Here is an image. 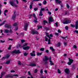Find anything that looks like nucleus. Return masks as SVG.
<instances>
[{"instance_id":"1","label":"nucleus","mask_w":78,"mask_h":78,"mask_svg":"<svg viewBox=\"0 0 78 78\" xmlns=\"http://www.w3.org/2000/svg\"><path fill=\"white\" fill-rule=\"evenodd\" d=\"M28 25H29V23H27L24 24V30H25V31H27V30Z\"/></svg>"},{"instance_id":"2","label":"nucleus","mask_w":78,"mask_h":78,"mask_svg":"<svg viewBox=\"0 0 78 78\" xmlns=\"http://www.w3.org/2000/svg\"><path fill=\"white\" fill-rule=\"evenodd\" d=\"M63 21L64 22L63 23L64 24H68V23H70L71 22L70 20H67L66 19H65Z\"/></svg>"},{"instance_id":"3","label":"nucleus","mask_w":78,"mask_h":78,"mask_svg":"<svg viewBox=\"0 0 78 78\" xmlns=\"http://www.w3.org/2000/svg\"><path fill=\"white\" fill-rule=\"evenodd\" d=\"M10 4L12 6H16V7H18V6L16 5L15 3H14V2L13 1H10Z\"/></svg>"},{"instance_id":"4","label":"nucleus","mask_w":78,"mask_h":78,"mask_svg":"<svg viewBox=\"0 0 78 78\" xmlns=\"http://www.w3.org/2000/svg\"><path fill=\"white\" fill-rule=\"evenodd\" d=\"M20 53V51L19 50H15L12 52V54H14V53H16V54H19V53Z\"/></svg>"},{"instance_id":"5","label":"nucleus","mask_w":78,"mask_h":78,"mask_svg":"<svg viewBox=\"0 0 78 78\" xmlns=\"http://www.w3.org/2000/svg\"><path fill=\"white\" fill-rule=\"evenodd\" d=\"M46 36H45V41H48V38H47V37H48L49 38H51L50 36H49V34H48V33H46Z\"/></svg>"},{"instance_id":"6","label":"nucleus","mask_w":78,"mask_h":78,"mask_svg":"<svg viewBox=\"0 0 78 78\" xmlns=\"http://www.w3.org/2000/svg\"><path fill=\"white\" fill-rule=\"evenodd\" d=\"M69 62L68 63V65H70L71 64H72V63H73V60L72 59H70V58H69Z\"/></svg>"},{"instance_id":"7","label":"nucleus","mask_w":78,"mask_h":78,"mask_svg":"<svg viewBox=\"0 0 78 78\" xmlns=\"http://www.w3.org/2000/svg\"><path fill=\"white\" fill-rule=\"evenodd\" d=\"M55 4L56 5H58V4L60 5V3H62V2L60 0H55Z\"/></svg>"},{"instance_id":"8","label":"nucleus","mask_w":78,"mask_h":78,"mask_svg":"<svg viewBox=\"0 0 78 78\" xmlns=\"http://www.w3.org/2000/svg\"><path fill=\"white\" fill-rule=\"evenodd\" d=\"M29 66L31 67H36V63H32L29 64Z\"/></svg>"},{"instance_id":"9","label":"nucleus","mask_w":78,"mask_h":78,"mask_svg":"<svg viewBox=\"0 0 78 78\" xmlns=\"http://www.w3.org/2000/svg\"><path fill=\"white\" fill-rule=\"evenodd\" d=\"M49 59H50V58H48L47 56H45L44 58L43 59V61H47L48 60H49Z\"/></svg>"},{"instance_id":"10","label":"nucleus","mask_w":78,"mask_h":78,"mask_svg":"<svg viewBox=\"0 0 78 78\" xmlns=\"http://www.w3.org/2000/svg\"><path fill=\"white\" fill-rule=\"evenodd\" d=\"M5 28H11V26L10 25L6 24L5 26Z\"/></svg>"},{"instance_id":"11","label":"nucleus","mask_w":78,"mask_h":78,"mask_svg":"<svg viewBox=\"0 0 78 78\" xmlns=\"http://www.w3.org/2000/svg\"><path fill=\"white\" fill-rule=\"evenodd\" d=\"M35 51H33L32 53H30L31 56H36V55L35 54Z\"/></svg>"},{"instance_id":"12","label":"nucleus","mask_w":78,"mask_h":78,"mask_svg":"<svg viewBox=\"0 0 78 78\" xmlns=\"http://www.w3.org/2000/svg\"><path fill=\"white\" fill-rule=\"evenodd\" d=\"M51 57H50L49 59V61L50 62V64L51 66H53V65H54V63H53V62H52V61H51Z\"/></svg>"},{"instance_id":"13","label":"nucleus","mask_w":78,"mask_h":78,"mask_svg":"<svg viewBox=\"0 0 78 78\" xmlns=\"http://www.w3.org/2000/svg\"><path fill=\"white\" fill-rule=\"evenodd\" d=\"M32 33L33 34H37L39 33L37 32V31L34 30L32 31Z\"/></svg>"},{"instance_id":"14","label":"nucleus","mask_w":78,"mask_h":78,"mask_svg":"<svg viewBox=\"0 0 78 78\" xmlns=\"http://www.w3.org/2000/svg\"><path fill=\"white\" fill-rule=\"evenodd\" d=\"M48 21L49 22H53V18H52V17H49L48 20Z\"/></svg>"},{"instance_id":"15","label":"nucleus","mask_w":78,"mask_h":78,"mask_svg":"<svg viewBox=\"0 0 78 78\" xmlns=\"http://www.w3.org/2000/svg\"><path fill=\"white\" fill-rule=\"evenodd\" d=\"M76 29H77L78 28V21H77L76 23L75 24Z\"/></svg>"},{"instance_id":"16","label":"nucleus","mask_w":78,"mask_h":78,"mask_svg":"<svg viewBox=\"0 0 78 78\" xmlns=\"http://www.w3.org/2000/svg\"><path fill=\"white\" fill-rule=\"evenodd\" d=\"M65 72L66 73H70L69 69L67 68L65 70Z\"/></svg>"},{"instance_id":"17","label":"nucleus","mask_w":78,"mask_h":78,"mask_svg":"<svg viewBox=\"0 0 78 78\" xmlns=\"http://www.w3.org/2000/svg\"><path fill=\"white\" fill-rule=\"evenodd\" d=\"M30 48V47L29 46H26V47H24L23 48V50H29V48Z\"/></svg>"},{"instance_id":"18","label":"nucleus","mask_w":78,"mask_h":78,"mask_svg":"<svg viewBox=\"0 0 78 78\" xmlns=\"http://www.w3.org/2000/svg\"><path fill=\"white\" fill-rule=\"evenodd\" d=\"M16 11H15L14 12L13 15V16L12 17V19H13V20H14V19L16 18V14H16Z\"/></svg>"},{"instance_id":"19","label":"nucleus","mask_w":78,"mask_h":78,"mask_svg":"<svg viewBox=\"0 0 78 78\" xmlns=\"http://www.w3.org/2000/svg\"><path fill=\"white\" fill-rule=\"evenodd\" d=\"M27 45H28V43H25V45H24L23 46H20V45L19 44V47H20V48H22V47H24L27 46Z\"/></svg>"},{"instance_id":"20","label":"nucleus","mask_w":78,"mask_h":78,"mask_svg":"<svg viewBox=\"0 0 78 78\" xmlns=\"http://www.w3.org/2000/svg\"><path fill=\"white\" fill-rule=\"evenodd\" d=\"M8 10L6 9L5 10L4 12V14L5 16H7V15L6 13L8 12Z\"/></svg>"},{"instance_id":"21","label":"nucleus","mask_w":78,"mask_h":78,"mask_svg":"<svg viewBox=\"0 0 78 78\" xmlns=\"http://www.w3.org/2000/svg\"><path fill=\"white\" fill-rule=\"evenodd\" d=\"M50 39H51V38H49V39L48 40V44H51V41H50Z\"/></svg>"},{"instance_id":"22","label":"nucleus","mask_w":78,"mask_h":78,"mask_svg":"<svg viewBox=\"0 0 78 78\" xmlns=\"http://www.w3.org/2000/svg\"><path fill=\"white\" fill-rule=\"evenodd\" d=\"M5 33H8L9 32V30H4Z\"/></svg>"},{"instance_id":"23","label":"nucleus","mask_w":78,"mask_h":78,"mask_svg":"<svg viewBox=\"0 0 78 78\" xmlns=\"http://www.w3.org/2000/svg\"><path fill=\"white\" fill-rule=\"evenodd\" d=\"M60 46H61V43L60 42L58 43L57 44V47H60Z\"/></svg>"},{"instance_id":"24","label":"nucleus","mask_w":78,"mask_h":78,"mask_svg":"<svg viewBox=\"0 0 78 78\" xmlns=\"http://www.w3.org/2000/svg\"><path fill=\"white\" fill-rule=\"evenodd\" d=\"M39 16H43V14H42V11H40V13L39 14Z\"/></svg>"},{"instance_id":"25","label":"nucleus","mask_w":78,"mask_h":78,"mask_svg":"<svg viewBox=\"0 0 78 78\" xmlns=\"http://www.w3.org/2000/svg\"><path fill=\"white\" fill-rule=\"evenodd\" d=\"M42 53H39V52H37V56H41V55H42Z\"/></svg>"},{"instance_id":"26","label":"nucleus","mask_w":78,"mask_h":78,"mask_svg":"<svg viewBox=\"0 0 78 78\" xmlns=\"http://www.w3.org/2000/svg\"><path fill=\"white\" fill-rule=\"evenodd\" d=\"M45 23H48V22L46 20H44L43 21L44 25H45Z\"/></svg>"},{"instance_id":"27","label":"nucleus","mask_w":78,"mask_h":78,"mask_svg":"<svg viewBox=\"0 0 78 78\" xmlns=\"http://www.w3.org/2000/svg\"><path fill=\"white\" fill-rule=\"evenodd\" d=\"M44 50H45V48H42L40 49V51H44Z\"/></svg>"},{"instance_id":"28","label":"nucleus","mask_w":78,"mask_h":78,"mask_svg":"<svg viewBox=\"0 0 78 78\" xmlns=\"http://www.w3.org/2000/svg\"><path fill=\"white\" fill-rule=\"evenodd\" d=\"M9 63H10V61H8L6 62L5 63V64H9Z\"/></svg>"},{"instance_id":"29","label":"nucleus","mask_w":78,"mask_h":78,"mask_svg":"<svg viewBox=\"0 0 78 78\" xmlns=\"http://www.w3.org/2000/svg\"><path fill=\"white\" fill-rule=\"evenodd\" d=\"M50 49L51 50H52L53 51H55V50H54V49H53V47H50Z\"/></svg>"},{"instance_id":"30","label":"nucleus","mask_w":78,"mask_h":78,"mask_svg":"<svg viewBox=\"0 0 78 78\" xmlns=\"http://www.w3.org/2000/svg\"><path fill=\"white\" fill-rule=\"evenodd\" d=\"M43 3L44 5H46L47 4V1L44 0L43 2Z\"/></svg>"},{"instance_id":"31","label":"nucleus","mask_w":78,"mask_h":78,"mask_svg":"<svg viewBox=\"0 0 78 78\" xmlns=\"http://www.w3.org/2000/svg\"><path fill=\"white\" fill-rule=\"evenodd\" d=\"M5 73H2L1 74V77L3 76V75H5Z\"/></svg>"},{"instance_id":"32","label":"nucleus","mask_w":78,"mask_h":78,"mask_svg":"<svg viewBox=\"0 0 78 78\" xmlns=\"http://www.w3.org/2000/svg\"><path fill=\"white\" fill-rule=\"evenodd\" d=\"M37 27L38 28L37 29V30H39V29H40V28H42V27L41 26H38Z\"/></svg>"},{"instance_id":"33","label":"nucleus","mask_w":78,"mask_h":78,"mask_svg":"<svg viewBox=\"0 0 78 78\" xmlns=\"http://www.w3.org/2000/svg\"><path fill=\"white\" fill-rule=\"evenodd\" d=\"M17 25H18V24L17 23H15L13 25V26L14 27H16V26H17Z\"/></svg>"},{"instance_id":"34","label":"nucleus","mask_w":78,"mask_h":78,"mask_svg":"<svg viewBox=\"0 0 78 78\" xmlns=\"http://www.w3.org/2000/svg\"><path fill=\"white\" fill-rule=\"evenodd\" d=\"M35 20H34V22H35V23H37L38 22H37V18H36V19H35Z\"/></svg>"},{"instance_id":"35","label":"nucleus","mask_w":78,"mask_h":78,"mask_svg":"<svg viewBox=\"0 0 78 78\" xmlns=\"http://www.w3.org/2000/svg\"><path fill=\"white\" fill-rule=\"evenodd\" d=\"M30 9H32V8H33V5L32 4H31L30 5Z\"/></svg>"},{"instance_id":"36","label":"nucleus","mask_w":78,"mask_h":78,"mask_svg":"<svg viewBox=\"0 0 78 78\" xmlns=\"http://www.w3.org/2000/svg\"><path fill=\"white\" fill-rule=\"evenodd\" d=\"M38 70H37V69H35L34 71V73H37L38 72Z\"/></svg>"},{"instance_id":"37","label":"nucleus","mask_w":78,"mask_h":78,"mask_svg":"<svg viewBox=\"0 0 78 78\" xmlns=\"http://www.w3.org/2000/svg\"><path fill=\"white\" fill-rule=\"evenodd\" d=\"M40 73L41 74H42L43 73V69H41L40 70Z\"/></svg>"},{"instance_id":"38","label":"nucleus","mask_w":78,"mask_h":78,"mask_svg":"<svg viewBox=\"0 0 78 78\" xmlns=\"http://www.w3.org/2000/svg\"><path fill=\"white\" fill-rule=\"evenodd\" d=\"M5 22H6V21H4L3 23H2V24H1L0 25L1 26H2V25H4V24H5Z\"/></svg>"},{"instance_id":"39","label":"nucleus","mask_w":78,"mask_h":78,"mask_svg":"<svg viewBox=\"0 0 78 78\" xmlns=\"http://www.w3.org/2000/svg\"><path fill=\"white\" fill-rule=\"evenodd\" d=\"M74 33H76L77 34H78V30H76L73 31Z\"/></svg>"},{"instance_id":"40","label":"nucleus","mask_w":78,"mask_h":78,"mask_svg":"<svg viewBox=\"0 0 78 78\" xmlns=\"http://www.w3.org/2000/svg\"><path fill=\"white\" fill-rule=\"evenodd\" d=\"M0 42L1 43H5V41H3V40H0Z\"/></svg>"},{"instance_id":"41","label":"nucleus","mask_w":78,"mask_h":78,"mask_svg":"<svg viewBox=\"0 0 78 78\" xmlns=\"http://www.w3.org/2000/svg\"><path fill=\"white\" fill-rule=\"evenodd\" d=\"M41 12L42 11H45V9L41 8Z\"/></svg>"},{"instance_id":"42","label":"nucleus","mask_w":78,"mask_h":78,"mask_svg":"<svg viewBox=\"0 0 78 78\" xmlns=\"http://www.w3.org/2000/svg\"><path fill=\"white\" fill-rule=\"evenodd\" d=\"M55 25L57 27H58V23H55Z\"/></svg>"},{"instance_id":"43","label":"nucleus","mask_w":78,"mask_h":78,"mask_svg":"<svg viewBox=\"0 0 78 78\" xmlns=\"http://www.w3.org/2000/svg\"><path fill=\"white\" fill-rule=\"evenodd\" d=\"M12 76H17V77H18L19 76L17 74H14Z\"/></svg>"},{"instance_id":"44","label":"nucleus","mask_w":78,"mask_h":78,"mask_svg":"<svg viewBox=\"0 0 78 78\" xmlns=\"http://www.w3.org/2000/svg\"><path fill=\"white\" fill-rule=\"evenodd\" d=\"M9 32L11 34H12V31L11 29H10V30L9 31Z\"/></svg>"},{"instance_id":"45","label":"nucleus","mask_w":78,"mask_h":78,"mask_svg":"<svg viewBox=\"0 0 78 78\" xmlns=\"http://www.w3.org/2000/svg\"><path fill=\"white\" fill-rule=\"evenodd\" d=\"M58 73H61V71L60 70H59V69H58Z\"/></svg>"},{"instance_id":"46","label":"nucleus","mask_w":78,"mask_h":78,"mask_svg":"<svg viewBox=\"0 0 78 78\" xmlns=\"http://www.w3.org/2000/svg\"><path fill=\"white\" fill-rule=\"evenodd\" d=\"M65 28L66 30H68V28H69V27H68V26H66L65 27Z\"/></svg>"},{"instance_id":"47","label":"nucleus","mask_w":78,"mask_h":78,"mask_svg":"<svg viewBox=\"0 0 78 78\" xmlns=\"http://www.w3.org/2000/svg\"><path fill=\"white\" fill-rule=\"evenodd\" d=\"M23 54L24 56H27L28 55V53L26 52H25Z\"/></svg>"},{"instance_id":"48","label":"nucleus","mask_w":78,"mask_h":78,"mask_svg":"<svg viewBox=\"0 0 78 78\" xmlns=\"http://www.w3.org/2000/svg\"><path fill=\"white\" fill-rule=\"evenodd\" d=\"M9 56H10V55H8L6 57H5L6 58H8Z\"/></svg>"},{"instance_id":"49","label":"nucleus","mask_w":78,"mask_h":78,"mask_svg":"<svg viewBox=\"0 0 78 78\" xmlns=\"http://www.w3.org/2000/svg\"><path fill=\"white\" fill-rule=\"evenodd\" d=\"M58 33H61V31L60 30H58Z\"/></svg>"},{"instance_id":"50","label":"nucleus","mask_w":78,"mask_h":78,"mask_svg":"<svg viewBox=\"0 0 78 78\" xmlns=\"http://www.w3.org/2000/svg\"><path fill=\"white\" fill-rule=\"evenodd\" d=\"M33 16H34V17L35 19H36V15H35V14L34 13L33 15Z\"/></svg>"},{"instance_id":"51","label":"nucleus","mask_w":78,"mask_h":78,"mask_svg":"<svg viewBox=\"0 0 78 78\" xmlns=\"http://www.w3.org/2000/svg\"><path fill=\"white\" fill-rule=\"evenodd\" d=\"M21 42H22V43H23V42H25V41L24 40H21Z\"/></svg>"},{"instance_id":"52","label":"nucleus","mask_w":78,"mask_h":78,"mask_svg":"<svg viewBox=\"0 0 78 78\" xmlns=\"http://www.w3.org/2000/svg\"><path fill=\"white\" fill-rule=\"evenodd\" d=\"M18 30V27H16L15 28V30L17 31Z\"/></svg>"},{"instance_id":"53","label":"nucleus","mask_w":78,"mask_h":78,"mask_svg":"<svg viewBox=\"0 0 78 78\" xmlns=\"http://www.w3.org/2000/svg\"><path fill=\"white\" fill-rule=\"evenodd\" d=\"M55 35H56L57 36H59V33H55Z\"/></svg>"},{"instance_id":"54","label":"nucleus","mask_w":78,"mask_h":78,"mask_svg":"<svg viewBox=\"0 0 78 78\" xmlns=\"http://www.w3.org/2000/svg\"><path fill=\"white\" fill-rule=\"evenodd\" d=\"M67 8H68V9H69V8H70V6H69V5L67 4Z\"/></svg>"},{"instance_id":"55","label":"nucleus","mask_w":78,"mask_h":78,"mask_svg":"<svg viewBox=\"0 0 78 78\" xmlns=\"http://www.w3.org/2000/svg\"><path fill=\"white\" fill-rule=\"evenodd\" d=\"M6 57H2V58H1V60H2L3 59H6Z\"/></svg>"},{"instance_id":"56","label":"nucleus","mask_w":78,"mask_h":78,"mask_svg":"<svg viewBox=\"0 0 78 78\" xmlns=\"http://www.w3.org/2000/svg\"><path fill=\"white\" fill-rule=\"evenodd\" d=\"M11 45H10L8 48V50H11Z\"/></svg>"},{"instance_id":"57","label":"nucleus","mask_w":78,"mask_h":78,"mask_svg":"<svg viewBox=\"0 0 78 78\" xmlns=\"http://www.w3.org/2000/svg\"><path fill=\"white\" fill-rule=\"evenodd\" d=\"M63 44H64V45H65V46H66V45H67V43L64 42L63 43Z\"/></svg>"},{"instance_id":"58","label":"nucleus","mask_w":78,"mask_h":78,"mask_svg":"<svg viewBox=\"0 0 78 78\" xmlns=\"http://www.w3.org/2000/svg\"><path fill=\"white\" fill-rule=\"evenodd\" d=\"M71 25L72 27H75V25H73L72 24H71Z\"/></svg>"},{"instance_id":"59","label":"nucleus","mask_w":78,"mask_h":78,"mask_svg":"<svg viewBox=\"0 0 78 78\" xmlns=\"http://www.w3.org/2000/svg\"><path fill=\"white\" fill-rule=\"evenodd\" d=\"M34 11H37V9L36 8H35L34 9Z\"/></svg>"},{"instance_id":"60","label":"nucleus","mask_w":78,"mask_h":78,"mask_svg":"<svg viewBox=\"0 0 78 78\" xmlns=\"http://www.w3.org/2000/svg\"><path fill=\"white\" fill-rule=\"evenodd\" d=\"M18 64H19V65H21V62H20V61H19L18 62Z\"/></svg>"},{"instance_id":"61","label":"nucleus","mask_w":78,"mask_h":78,"mask_svg":"<svg viewBox=\"0 0 78 78\" xmlns=\"http://www.w3.org/2000/svg\"><path fill=\"white\" fill-rule=\"evenodd\" d=\"M28 74L29 75H31V73L30 71L28 72Z\"/></svg>"},{"instance_id":"62","label":"nucleus","mask_w":78,"mask_h":78,"mask_svg":"<svg viewBox=\"0 0 78 78\" xmlns=\"http://www.w3.org/2000/svg\"><path fill=\"white\" fill-rule=\"evenodd\" d=\"M73 47L74 48H77V47H76V46L75 45H74L73 46Z\"/></svg>"},{"instance_id":"63","label":"nucleus","mask_w":78,"mask_h":78,"mask_svg":"<svg viewBox=\"0 0 78 78\" xmlns=\"http://www.w3.org/2000/svg\"><path fill=\"white\" fill-rule=\"evenodd\" d=\"M11 72H15V71L14 70H12L11 71Z\"/></svg>"},{"instance_id":"64","label":"nucleus","mask_w":78,"mask_h":78,"mask_svg":"<svg viewBox=\"0 0 78 78\" xmlns=\"http://www.w3.org/2000/svg\"><path fill=\"white\" fill-rule=\"evenodd\" d=\"M50 37H53V35H52V34H50Z\"/></svg>"}]
</instances>
